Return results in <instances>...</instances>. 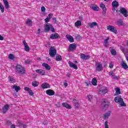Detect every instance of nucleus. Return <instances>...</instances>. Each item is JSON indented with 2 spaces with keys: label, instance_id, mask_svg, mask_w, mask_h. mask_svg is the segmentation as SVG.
Returning a JSON list of instances; mask_svg holds the SVG:
<instances>
[{
  "label": "nucleus",
  "instance_id": "2f4dec72",
  "mask_svg": "<svg viewBox=\"0 0 128 128\" xmlns=\"http://www.w3.org/2000/svg\"><path fill=\"white\" fill-rule=\"evenodd\" d=\"M116 95L120 94V89L118 88H115Z\"/></svg>",
  "mask_w": 128,
  "mask_h": 128
},
{
  "label": "nucleus",
  "instance_id": "58836bf2",
  "mask_svg": "<svg viewBox=\"0 0 128 128\" xmlns=\"http://www.w3.org/2000/svg\"><path fill=\"white\" fill-rule=\"evenodd\" d=\"M8 80L10 81V82L14 83V78L10 76H9Z\"/></svg>",
  "mask_w": 128,
  "mask_h": 128
},
{
  "label": "nucleus",
  "instance_id": "1a4fd4ad",
  "mask_svg": "<svg viewBox=\"0 0 128 128\" xmlns=\"http://www.w3.org/2000/svg\"><path fill=\"white\" fill-rule=\"evenodd\" d=\"M76 49V46L74 44H70L69 46V50L70 52H73Z\"/></svg>",
  "mask_w": 128,
  "mask_h": 128
},
{
  "label": "nucleus",
  "instance_id": "5701e85b",
  "mask_svg": "<svg viewBox=\"0 0 128 128\" xmlns=\"http://www.w3.org/2000/svg\"><path fill=\"white\" fill-rule=\"evenodd\" d=\"M66 38H67L70 42H74V38H72L70 35H66Z\"/></svg>",
  "mask_w": 128,
  "mask_h": 128
},
{
  "label": "nucleus",
  "instance_id": "4d7b16f0",
  "mask_svg": "<svg viewBox=\"0 0 128 128\" xmlns=\"http://www.w3.org/2000/svg\"><path fill=\"white\" fill-rule=\"evenodd\" d=\"M0 40H4V36L0 35Z\"/></svg>",
  "mask_w": 128,
  "mask_h": 128
},
{
  "label": "nucleus",
  "instance_id": "c03bdc74",
  "mask_svg": "<svg viewBox=\"0 0 128 128\" xmlns=\"http://www.w3.org/2000/svg\"><path fill=\"white\" fill-rule=\"evenodd\" d=\"M120 102V106H126V104L124 103V100H122V101Z\"/></svg>",
  "mask_w": 128,
  "mask_h": 128
},
{
  "label": "nucleus",
  "instance_id": "4c0bfd02",
  "mask_svg": "<svg viewBox=\"0 0 128 128\" xmlns=\"http://www.w3.org/2000/svg\"><path fill=\"white\" fill-rule=\"evenodd\" d=\"M32 86L36 88V86H38V82L36 81H34L32 82Z\"/></svg>",
  "mask_w": 128,
  "mask_h": 128
},
{
  "label": "nucleus",
  "instance_id": "e433bc0d",
  "mask_svg": "<svg viewBox=\"0 0 128 128\" xmlns=\"http://www.w3.org/2000/svg\"><path fill=\"white\" fill-rule=\"evenodd\" d=\"M76 26H82V22L80 20H78L76 22H75Z\"/></svg>",
  "mask_w": 128,
  "mask_h": 128
},
{
  "label": "nucleus",
  "instance_id": "37998d69",
  "mask_svg": "<svg viewBox=\"0 0 128 128\" xmlns=\"http://www.w3.org/2000/svg\"><path fill=\"white\" fill-rule=\"evenodd\" d=\"M74 104L75 108H80V104H78V102H74Z\"/></svg>",
  "mask_w": 128,
  "mask_h": 128
},
{
  "label": "nucleus",
  "instance_id": "c9c22d12",
  "mask_svg": "<svg viewBox=\"0 0 128 128\" xmlns=\"http://www.w3.org/2000/svg\"><path fill=\"white\" fill-rule=\"evenodd\" d=\"M124 22H122V20L121 19H120L117 21V24H118V26H122Z\"/></svg>",
  "mask_w": 128,
  "mask_h": 128
},
{
  "label": "nucleus",
  "instance_id": "4468645a",
  "mask_svg": "<svg viewBox=\"0 0 128 128\" xmlns=\"http://www.w3.org/2000/svg\"><path fill=\"white\" fill-rule=\"evenodd\" d=\"M22 44H24V50L26 52H30V46L28 45V43L26 42V40H23Z\"/></svg>",
  "mask_w": 128,
  "mask_h": 128
},
{
  "label": "nucleus",
  "instance_id": "09e8293b",
  "mask_svg": "<svg viewBox=\"0 0 128 128\" xmlns=\"http://www.w3.org/2000/svg\"><path fill=\"white\" fill-rule=\"evenodd\" d=\"M41 10L42 12H46V8H44V6H42L41 8Z\"/></svg>",
  "mask_w": 128,
  "mask_h": 128
},
{
  "label": "nucleus",
  "instance_id": "b1692460",
  "mask_svg": "<svg viewBox=\"0 0 128 128\" xmlns=\"http://www.w3.org/2000/svg\"><path fill=\"white\" fill-rule=\"evenodd\" d=\"M42 66L45 68L46 70H50V65H48V64L43 63L42 64Z\"/></svg>",
  "mask_w": 128,
  "mask_h": 128
},
{
  "label": "nucleus",
  "instance_id": "0eeeda50",
  "mask_svg": "<svg viewBox=\"0 0 128 128\" xmlns=\"http://www.w3.org/2000/svg\"><path fill=\"white\" fill-rule=\"evenodd\" d=\"M60 36L57 33L52 34L50 35V40H56V38H60Z\"/></svg>",
  "mask_w": 128,
  "mask_h": 128
},
{
  "label": "nucleus",
  "instance_id": "680f3d73",
  "mask_svg": "<svg viewBox=\"0 0 128 128\" xmlns=\"http://www.w3.org/2000/svg\"><path fill=\"white\" fill-rule=\"evenodd\" d=\"M70 74H67V76H68V78H70Z\"/></svg>",
  "mask_w": 128,
  "mask_h": 128
},
{
  "label": "nucleus",
  "instance_id": "bb28decb",
  "mask_svg": "<svg viewBox=\"0 0 128 128\" xmlns=\"http://www.w3.org/2000/svg\"><path fill=\"white\" fill-rule=\"evenodd\" d=\"M62 106H64V108H72V106L66 102L62 103Z\"/></svg>",
  "mask_w": 128,
  "mask_h": 128
},
{
  "label": "nucleus",
  "instance_id": "603ef678",
  "mask_svg": "<svg viewBox=\"0 0 128 128\" xmlns=\"http://www.w3.org/2000/svg\"><path fill=\"white\" fill-rule=\"evenodd\" d=\"M112 78H114V80H118V76H115L114 74V75H112Z\"/></svg>",
  "mask_w": 128,
  "mask_h": 128
},
{
  "label": "nucleus",
  "instance_id": "052dcab7",
  "mask_svg": "<svg viewBox=\"0 0 128 128\" xmlns=\"http://www.w3.org/2000/svg\"><path fill=\"white\" fill-rule=\"evenodd\" d=\"M64 86H68V83L64 82Z\"/></svg>",
  "mask_w": 128,
  "mask_h": 128
},
{
  "label": "nucleus",
  "instance_id": "3c124183",
  "mask_svg": "<svg viewBox=\"0 0 128 128\" xmlns=\"http://www.w3.org/2000/svg\"><path fill=\"white\" fill-rule=\"evenodd\" d=\"M109 68H114V64L112 63H110L109 64Z\"/></svg>",
  "mask_w": 128,
  "mask_h": 128
},
{
  "label": "nucleus",
  "instance_id": "412c9836",
  "mask_svg": "<svg viewBox=\"0 0 128 128\" xmlns=\"http://www.w3.org/2000/svg\"><path fill=\"white\" fill-rule=\"evenodd\" d=\"M3 2L5 8L8 10L10 8V4H8V2L7 0H3Z\"/></svg>",
  "mask_w": 128,
  "mask_h": 128
},
{
  "label": "nucleus",
  "instance_id": "5fc2aeb1",
  "mask_svg": "<svg viewBox=\"0 0 128 128\" xmlns=\"http://www.w3.org/2000/svg\"><path fill=\"white\" fill-rule=\"evenodd\" d=\"M114 72H109V76H114Z\"/></svg>",
  "mask_w": 128,
  "mask_h": 128
},
{
  "label": "nucleus",
  "instance_id": "864d4df0",
  "mask_svg": "<svg viewBox=\"0 0 128 128\" xmlns=\"http://www.w3.org/2000/svg\"><path fill=\"white\" fill-rule=\"evenodd\" d=\"M50 28H51V32H54V26H52Z\"/></svg>",
  "mask_w": 128,
  "mask_h": 128
},
{
  "label": "nucleus",
  "instance_id": "9b49d317",
  "mask_svg": "<svg viewBox=\"0 0 128 128\" xmlns=\"http://www.w3.org/2000/svg\"><path fill=\"white\" fill-rule=\"evenodd\" d=\"M98 26V23L96 22H92L88 23V26H86V28H92L94 26Z\"/></svg>",
  "mask_w": 128,
  "mask_h": 128
},
{
  "label": "nucleus",
  "instance_id": "423d86ee",
  "mask_svg": "<svg viewBox=\"0 0 128 128\" xmlns=\"http://www.w3.org/2000/svg\"><path fill=\"white\" fill-rule=\"evenodd\" d=\"M80 58L83 60H88L90 58V55H86L84 54H81L80 55Z\"/></svg>",
  "mask_w": 128,
  "mask_h": 128
},
{
  "label": "nucleus",
  "instance_id": "c85d7f7f",
  "mask_svg": "<svg viewBox=\"0 0 128 128\" xmlns=\"http://www.w3.org/2000/svg\"><path fill=\"white\" fill-rule=\"evenodd\" d=\"M113 8H118V2L116 0H114L112 2Z\"/></svg>",
  "mask_w": 128,
  "mask_h": 128
},
{
  "label": "nucleus",
  "instance_id": "20e7f679",
  "mask_svg": "<svg viewBox=\"0 0 128 128\" xmlns=\"http://www.w3.org/2000/svg\"><path fill=\"white\" fill-rule=\"evenodd\" d=\"M119 12H120V14H123V16L125 18H128V10H126V9L125 8H120Z\"/></svg>",
  "mask_w": 128,
  "mask_h": 128
},
{
  "label": "nucleus",
  "instance_id": "de8ad7c7",
  "mask_svg": "<svg viewBox=\"0 0 128 128\" xmlns=\"http://www.w3.org/2000/svg\"><path fill=\"white\" fill-rule=\"evenodd\" d=\"M28 92H29L30 96H34V92H32V90H30Z\"/></svg>",
  "mask_w": 128,
  "mask_h": 128
},
{
  "label": "nucleus",
  "instance_id": "7ed1b4c3",
  "mask_svg": "<svg viewBox=\"0 0 128 128\" xmlns=\"http://www.w3.org/2000/svg\"><path fill=\"white\" fill-rule=\"evenodd\" d=\"M96 70L97 72L102 70V64L100 62H96Z\"/></svg>",
  "mask_w": 128,
  "mask_h": 128
},
{
  "label": "nucleus",
  "instance_id": "13d9d810",
  "mask_svg": "<svg viewBox=\"0 0 128 128\" xmlns=\"http://www.w3.org/2000/svg\"><path fill=\"white\" fill-rule=\"evenodd\" d=\"M10 128H16V125L13 124L10 126Z\"/></svg>",
  "mask_w": 128,
  "mask_h": 128
},
{
  "label": "nucleus",
  "instance_id": "774afa93",
  "mask_svg": "<svg viewBox=\"0 0 128 128\" xmlns=\"http://www.w3.org/2000/svg\"><path fill=\"white\" fill-rule=\"evenodd\" d=\"M104 104H106V101H104Z\"/></svg>",
  "mask_w": 128,
  "mask_h": 128
},
{
  "label": "nucleus",
  "instance_id": "0e129e2a",
  "mask_svg": "<svg viewBox=\"0 0 128 128\" xmlns=\"http://www.w3.org/2000/svg\"><path fill=\"white\" fill-rule=\"evenodd\" d=\"M106 106H108V104H106V105L104 106V108H106Z\"/></svg>",
  "mask_w": 128,
  "mask_h": 128
},
{
  "label": "nucleus",
  "instance_id": "393cba45",
  "mask_svg": "<svg viewBox=\"0 0 128 128\" xmlns=\"http://www.w3.org/2000/svg\"><path fill=\"white\" fill-rule=\"evenodd\" d=\"M109 40H110V38H108V37L106 39H105L104 40V46H106V48H108V46Z\"/></svg>",
  "mask_w": 128,
  "mask_h": 128
},
{
  "label": "nucleus",
  "instance_id": "6e6552de",
  "mask_svg": "<svg viewBox=\"0 0 128 128\" xmlns=\"http://www.w3.org/2000/svg\"><path fill=\"white\" fill-rule=\"evenodd\" d=\"M51 28H52V25L50 24V23H47L44 27L45 32H49Z\"/></svg>",
  "mask_w": 128,
  "mask_h": 128
},
{
  "label": "nucleus",
  "instance_id": "49530a36",
  "mask_svg": "<svg viewBox=\"0 0 128 128\" xmlns=\"http://www.w3.org/2000/svg\"><path fill=\"white\" fill-rule=\"evenodd\" d=\"M6 124H8V126H10L12 124V122H10V120H7Z\"/></svg>",
  "mask_w": 128,
  "mask_h": 128
},
{
  "label": "nucleus",
  "instance_id": "6e6d98bb",
  "mask_svg": "<svg viewBox=\"0 0 128 128\" xmlns=\"http://www.w3.org/2000/svg\"><path fill=\"white\" fill-rule=\"evenodd\" d=\"M25 64H30V60H26L25 62Z\"/></svg>",
  "mask_w": 128,
  "mask_h": 128
},
{
  "label": "nucleus",
  "instance_id": "ddd939ff",
  "mask_svg": "<svg viewBox=\"0 0 128 128\" xmlns=\"http://www.w3.org/2000/svg\"><path fill=\"white\" fill-rule=\"evenodd\" d=\"M8 108H10V105L6 104L2 108V113L6 114L8 110Z\"/></svg>",
  "mask_w": 128,
  "mask_h": 128
},
{
  "label": "nucleus",
  "instance_id": "69168bd1",
  "mask_svg": "<svg viewBox=\"0 0 128 128\" xmlns=\"http://www.w3.org/2000/svg\"><path fill=\"white\" fill-rule=\"evenodd\" d=\"M38 32L39 33L40 32V29H38Z\"/></svg>",
  "mask_w": 128,
  "mask_h": 128
},
{
  "label": "nucleus",
  "instance_id": "79ce46f5",
  "mask_svg": "<svg viewBox=\"0 0 128 128\" xmlns=\"http://www.w3.org/2000/svg\"><path fill=\"white\" fill-rule=\"evenodd\" d=\"M87 98L89 102H90V100H92V95H88L87 96Z\"/></svg>",
  "mask_w": 128,
  "mask_h": 128
},
{
  "label": "nucleus",
  "instance_id": "f257e3e1",
  "mask_svg": "<svg viewBox=\"0 0 128 128\" xmlns=\"http://www.w3.org/2000/svg\"><path fill=\"white\" fill-rule=\"evenodd\" d=\"M15 72L17 74H26V69H24V68L22 67L20 64H18L16 66Z\"/></svg>",
  "mask_w": 128,
  "mask_h": 128
},
{
  "label": "nucleus",
  "instance_id": "7c9ffc66",
  "mask_svg": "<svg viewBox=\"0 0 128 128\" xmlns=\"http://www.w3.org/2000/svg\"><path fill=\"white\" fill-rule=\"evenodd\" d=\"M92 8L93 10H95L96 12H98V10H99L98 7L96 5L92 6Z\"/></svg>",
  "mask_w": 128,
  "mask_h": 128
},
{
  "label": "nucleus",
  "instance_id": "dca6fc26",
  "mask_svg": "<svg viewBox=\"0 0 128 128\" xmlns=\"http://www.w3.org/2000/svg\"><path fill=\"white\" fill-rule=\"evenodd\" d=\"M111 112H112L108 111L107 112L105 113L102 116L104 120L108 118H110V116Z\"/></svg>",
  "mask_w": 128,
  "mask_h": 128
},
{
  "label": "nucleus",
  "instance_id": "aec40b11",
  "mask_svg": "<svg viewBox=\"0 0 128 128\" xmlns=\"http://www.w3.org/2000/svg\"><path fill=\"white\" fill-rule=\"evenodd\" d=\"M46 94H48V96H54V92L52 90H46Z\"/></svg>",
  "mask_w": 128,
  "mask_h": 128
},
{
  "label": "nucleus",
  "instance_id": "39448f33",
  "mask_svg": "<svg viewBox=\"0 0 128 128\" xmlns=\"http://www.w3.org/2000/svg\"><path fill=\"white\" fill-rule=\"evenodd\" d=\"M107 30H110V32H114V34H118V30H116V29L114 28V26H107Z\"/></svg>",
  "mask_w": 128,
  "mask_h": 128
},
{
  "label": "nucleus",
  "instance_id": "f8f14e48",
  "mask_svg": "<svg viewBox=\"0 0 128 128\" xmlns=\"http://www.w3.org/2000/svg\"><path fill=\"white\" fill-rule=\"evenodd\" d=\"M100 94H106L108 92V89L106 88H102L99 90Z\"/></svg>",
  "mask_w": 128,
  "mask_h": 128
},
{
  "label": "nucleus",
  "instance_id": "ea45409f",
  "mask_svg": "<svg viewBox=\"0 0 128 128\" xmlns=\"http://www.w3.org/2000/svg\"><path fill=\"white\" fill-rule=\"evenodd\" d=\"M110 52L112 56H116V51L114 50H110Z\"/></svg>",
  "mask_w": 128,
  "mask_h": 128
},
{
  "label": "nucleus",
  "instance_id": "8fccbe9b",
  "mask_svg": "<svg viewBox=\"0 0 128 128\" xmlns=\"http://www.w3.org/2000/svg\"><path fill=\"white\" fill-rule=\"evenodd\" d=\"M104 126H105V128H108V122H104Z\"/></svg>",
  "mask_w": 128,
  "mask_h": 128
},
{
  "label": "nucleus",
  "instance_id": "bf43d9fd",
  "mask_svg": "<svg viewBox=\"0 0 128 128\" xmlns=\"http://www.w3.org/2000/svg\"><path fill=\"white\" fill-rule=\"evenodd\" d=\"M52 20L54 22H56V18H52Z\"/></svg>",
  "mask_w": 128,
  "mask_h": 128
},
{
  "label": "nucleus",
  "instance_id": "9d476101",
  "mask_svg": "<svg viewBox=\"0 0 128 128\" xmlns=\"http://www.w3.org/2000/svg\"><path fill=\"white\" fill-rule=\"evenodd\" d=\"M122 100H124L122 98L121 96H118L114 98L115 102H122Z\"/></svg>",
  "mask_w": 128,
  "mask_h": 128
},
{
  "label": "nucleus",
  "instance_id": "2eb2a0df",
  "mask_svg": "<svg viewBox=\"0 0 128 128\" xmlns=\"http://www.w3.org/2000/svg\"><path fill=\"white\" fill-rule=\"evenodd\" d=\"M100 7L102 8L103 10L102 12V14H106V6L104 4H100Z\"/></svg>",
  "mask_w": 128,
  "mask_h": 128
},
{
  "label": "nucleus",
  "instance_id": "a19ab883",
  "mask_svg": "<svg viewBox=\"0 0 128 128\" xmlns=\"http://www.w3.org/2000/svg\"><path fill=\"white\" fill-rule=\"evenodd\" d=\"M8 58L10 60H14V54H10L8 55Z\"/></svg>",
  "mask_w": 128,
  "mask_h": 128
},
{
  "label": "nucleus",
  "instance_id": "473e14b6",
  "mask_svg": "<svg viewBox=\"0 0 128 128\" xmlns=\"http://www.w3.org/2000/svg\"><path fill=\"white\" fill-rule=\"evenodd\" d=\"M62 60V56H60V55H57L56 56V60L57 62H60Z\"/></svg>",
  "mask_w": 128,
  "mask_h": 128
},
{
  "label": "nucleus",
  "instance_id": "338daca9",
  "mask_svg": "<svg viewBox=\"0 0 128 128\" xmlns=\"http://www.w3.org/2000/svg\"><path fill=\"white\" fill-rule=\"evenodd\" d=\"M110 0H104V2H108Z\"/></svg>",
  "mask_w": 128,
  "mask_h": 128
},
{
  "label": "nucleus",
  "instance_id": "a878e982",
  "mask_svg": "<svg viewBox=\"0 0 128 128\" xmlns=\"http://www.w3.org/2000/svg\"><path fill=\"white\" fill-rule=\"evenodd\" d=\"M26 24L28 26H32V20H30V19H28V20L26 22Z\"/></svg>",
  "mask_w": 128,
  "mask_h": 128
},
{
  "label": "nucleus",
  "instance_id": "4be33fe9",
  "mask_svg": "<svg viewBox=\"0 0 128 128\" xmlns=\"http://www.w3.org/2000/svg\"><path fill=\"white\" fill-rule=\"evenodd\" d=\"M41 86L42 88H50V84L46 82L42 84L41 85Z\"/></svg>",
  "mask_w": 128,
  "mask_h": 128
},
{
  "label": "nucleus",
  "instance_id": "a211bd4d",
  "mask_svg": "<svg viewBox=\"0 0 128 128\" xmlns=\"http://www.w3.org/2000/svg\"><path fill=\"white\" fill-rule=\"evenodd\" d=\"M120 65L122 66V68H124V70H127L128 68V66L126 63V61L123 60L121 62Z\"/></svg>",
  "mask_w": 128,
  "mask_h": 128
},
{
  "label": "nucleus",
  "instance_id": "f03ea898",
  "mask_svg": "<svg viewBox=\"0 0 128 128\" xmlns=\"http://www.w3.org/2000/svg\"><path fill=\"white\" fill-rule=\"evenodd\" d=\"M49 54L50 56L54 58V56H56V50L54 46L51 47L49 50Z\"/></svg>",
  "mask_w": 128,
  "mask_h": 128
},
{
  "label": "nucleus",
  "instance_id": "c756f323",
  "mask_svg": "<svg viewBox=\"0 0 128 128\" xmlns=\"http://www.w3.org/2000/svg\"><path fill=\"white\" fill-rule=\"evenodd\" d=\"M12 88L15 90L16 92H18V90H20V87L19 86H16V85H14L12 86Z\"/></svg>",
  "mask_w": 128,
  "mask_h": 128
},
{
  "label": "nucleus",
  "instance_id": "6ab92c4d",
  "mask_svg": "<svg viewBox=\"0 0 128 128\" xmlns=\"http://www.w3.org/2000/svg\"><path fill=\"white\" fill-rule=\"evenodd\" d=\"M68 64L70 68H74V70H78V66L75 64L74 63L69 62Z\"/></svg>",
  "mask_w": 128,
  "mask_h": 128
},
{
  "label": "nucleus",
  "instance_id": "a18cd8bd",
  "mask_svg": "<svg viewBox=\"0 0 128 128\" xmlns=\"http://www.w3.org/2000/svg\"><path fill=\"white\" fill-rule=\"evenodd\" d=\"M31 90L28 87H26L24 88V90L26 92H28L30 90Z\"/></svg>",
  "mask_w": 128,
  "mask_h": 128
},
{
  "label": "nucleus",
  "instance_id": "cd10ccee",
  "mask_svg": "<svg viewBox=\"0 0 128 128\" xmlns=\"http://www.w3.org/2000/svg\"><path fill=\"white\" fill-rule=\"evenodd\" d=\"M52 14H49L48 15V17H47L45 19L46 22H50V18H52Z\"/></svg>",
  "mask_w": 128,
  "mask_h": 128
},
{
  "label": "nucleus",
  "instance_id": "72a5a7b5",
  "mask_svg": "<svg viewBox=\"0 0 128 128\" xmlns=\"http://www.w3.org/2000/svg\"><path fill=\"white\" fill-rule=\"evenodd\" d=\"M0 10H1V12L4 13V5L0 2Z\"/></svg>",
  "mask_w": 128,
  "mask_h": 128
},
{
  "label": "nucleus",
  "instance_id": "e2e57ef3",
  "mask_svg": "<svg viewBox=\"0 0 128 128\" xmlns=\"http://www.w3.org/2000/svg\"><path fill=\"white\" fill-rule=\"evenodd\" d=\"M46 59L48 60L50 62V58H47Z\"/></svg>",
  "mask_w": 128,
  "mask_h": 128
},
{
  "label": "nucleus",
  "instance_id": "f704fd0d",
  "mask_svg": "<svg viewBox=\"0 0 128 128\" xmlns=\"http://www.w3.org/2000/svg\"><path fill=\"white\" fill-rule=\"evenodd\" d=\"M97 82L98 81L96 80V78H94L92 80V83L93 86H96Z\"/></svg>",
  "mask_w": 128,
  "mask_h": 128
},
{
  "label": "nucleus",
  "instance_id": "f3484780",
  "mask_svg": "<svg viewBox=\"0 0 128 128\" xmlns=\"http://www.w3.org/2000/svg\"><path fill=\"white\" fill-rule=\"evenodd\" d=\"M36 72H37V74H42V76H44V74H46V72L44 70L41 69H38L36 70Z\"/></svg>",
  "mask_w": 128,
  "mask_h": 128
}]
</instances>
